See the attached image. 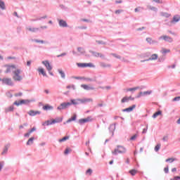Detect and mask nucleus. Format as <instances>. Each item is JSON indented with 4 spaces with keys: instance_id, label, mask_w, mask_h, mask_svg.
Segmentation results:
<instances>
[{
    "instance_id": "22",
    "label": "nucleus",
    "mask_w": 180,
    "mask_h": 180,
    "mask_svg": "<svg viewBox=\"0 0 180 180\" xmlns=\"http://www.w3.org/2000/svg\"><path fill=\"white\" fill-rule=\"evenodd\" d=\"M136 109V105H132L131 107H129L127 108L123 109L122 112H133V110Z\"/></svg>"
},
{
    "instance_id": "57",
    "label": "nucleus",
    "mask_w": 180,
    "mask_h": 180,
    "mask_svg": "<svg viewBox=\"0 0 180 180\" xmlns=\"http://www.w3.org/2000/svg\"><path fill=\"white\" fill-rule=\"evenodd\" d=\"M170 180H180V176H175L174 178L170 179Z\"/></svg>"
},
{
    "instance_id": "40",
    "label": "nucleus",
    "mask_w": 180,
    "mask_h": 180,
    "mask_svg": "<svg viewBox=\"0 0 180 180\" xmlns=\"http://www.w3.org/2000/svg\"><path fill=\"white\" fill-rule=\"evenodd\" d=\"M67 89H73V91H75L76 88H75V85L74 84H70L68 86H66Z\"/></svg>"
},
{
    "instance_id": "37",
    "label": "nucleus",
    "mask_w": 180,
    "mask_h": 180,
    "mask_svg": "<svg viewBox=\"0 0 180 180\" xmlns=\"http://www.w3.org/2000/svg\"><path fill=\"white\" fill-rule=\"evenodd\" d=\"M14 107L13 105H11L10 107L6 108V112L8 113V112H13Z\"/></svg>"
},
{
    "instance_id": "13",
    "label": "nucleus",
    "mask_w": 180,
    "mask_h": 180,
    "mask_svg": "<svg viewBox=\"0 0 180 180\" xmlns=\"http://www.w3.org/2000/svg\"><path fill=\"white\" fill-rule=\"evenodd\" d=\"M11 147V143H7L3 148V151L1 152V155H6L8 154V150Z\"/></svg>"
},
{
    "instance_id": "35",
    "label": "nucleus",
    "mask_w": 180,
    "mask_h": 180,
    "mask_svg": "<svg viewBox=\"0 0 180 180\" xmlns=\"http://www.w3.org/2000/svg\"><path fill=\"white\" fill-rule=\"evenodd\" d=\"M58 72L60 75L61 78L64 79L65 78V73L62 70H60V69L58 70Z\"/></svg>"
},
{
    "instance_id": "58",
    "label": "nucleus",
    "mask_w": 180,
    "mask_h": 180,
    "mask_svg": "<svg viewBox=\"0 0 180 180\" xmlns=\"http://www.w3.org/2000/svg\"><path fill=\"white\" fill-rule=\"evenodd\" d=\"M30 134H32V133L30 131H28L27 133L24 134V136H25V137H30Z\"/></svg>"
},
{
    "instance_id": "55",
    "label": "nucleus",
    "mask_w": 180,
    "mask_h": 180,
    "mask_svg": "<svg viewBox=\"0 0 180 180\" xmlns=\"http://www.w3.org/2000/svg\"><path fill=\"white\" fill-rule=\"evenodd\" d=\"M65 56H67V53H61L60 55H58L57 58H60V57H64Z\"/></svg>"
},
{
    "instance_id": "63",
    "label": "nucleus",
    "mask_w": 180,
    "mask_h": 180,
    "mask_svg": "<svg viewBox=\"0 0 180 180\" xmlns=\"http://www.w3.org/2000/svg\"><path fill=\"white\" fill-rule=\"evenodd\" d=\"M163 141H168V136H165L162 138Z\"/></svg>"
},
{
    "instance_id": "27",
    "label": "nucleus",
    "mask_w": 180,
    "mask_h": 180,
    "mask_svg": "<svg viewBox=\"0 0 180 180\" xmlns=\"http://www.w3.org/2000/svg\"><path fill=\"white\" fill-rule=\"evenodd\" d=\"M84 79L88 82H96V77H94V78L84 77Z\"/></svg>"
},
{
    "instance_id": "10",
    "label": "nucleus",
    "mask_w": 180,
    "mask_h": 180,
    "mask_svg": "<svg viewBox=\"0 0 180 180\" xmlns=\"http://www.w3.org/2000/svg\"><path fill=\"white\" fill-rule=\"evenodd\" d=\"M41 63L45 65L47 71H51V70H53V66H51V65H50V62H49V60H43L41 62Z\"/></svg>"
},
{
    "instance_id": "17",
    "label": "nucleus",
    "mask_w": 180,
    "mask_h": 180,
    "mask_svg": "<svg viewBox=\"0 0 180 180\" xmlns=\"http://www.w3.org/2000/svg\"><path fill=\"white\" fill-rule=\"evenodd\" d=\"M146 41L149 44H158V41L153 39L151 37L146 38Z\"/></svg>"
},
{
    "instance_id": "53",
    "label": "nucleus",
    "mask_w": 180,
    "mask_h": 180,
    "mask_svg": "<svg viewBox=\"0 0 180 180\" xmlns=\"http://www.w3.org/2000/svg\"><path fill=\"white\" fill-rule=\"evenodd\" d=\"M70 151H71V150H70V148H67L65 150L64 154H65V155H67V154H70Z\"/></svg>"
},
{
    "instance_id": "8",
    "label": "nucleus",
    "mask_w": 180,
    "mask_h": 180,
    "mask_svg": "<svg viewBox=\"0 0 180 180\" xmlns=\"http://www.w3.org/2000/svg\"><path fill=\"white\" fill-rule=\"evenodd\" d=\"M89 53H90L93 57H96V58L100 57L101 58H105V55L101 53H98L95 51L89 50Z\"/></svg>"
},
{
    "instance_id": "50",
    "label": "nucleus",
    "mask_w": 180,
    "mask_h": 180,
    "mask_svg": "<svg viewBox=\"0 0 180 180\" xmlns=\"http://www.w3.org/2000/svg\"><path fill=\"white\" fill-rule=\"evenodd\" d=\"M179 101H180V96L174 97V98L172 99V101H173V102H179Z\"/></svg>"
},
{
    "instance_id": "38",
    "label": "nucleus",
    "mask_w": 180,
    "mask_h": 180,
    "mask_svg": "<svg viewBox=\"0 0 180 180\" xmlns=\"http://www.w3.org/2000/svg\"><path fill=\"white\" fill-rule=\"evenodd\" d=\"M160 16H164L165 18H169V16H171V15H169V13H168L161 12Z\"/></svg>"
},
{
    "instance_id": "34",
    "label": "nucleus",
    "mask_w": 180,
    "mask_h": 180,
    "mask_svg": "<svg viewBox=\"0 0 180 180\" xmlns=\"http://www.w3.org/2000/svg\"><path fill=\"white\" fill-rule=\"evenodd\" d=\"M131 98V96H124L122 100H121V103H125V102H129V101H130V98Z\"/></svg>"
},
{
    "instance_id": "42",
    "label": "nucleus",
    "mask_w": 180,
    "mask_h": 180,
    "mask_svg": "<svg viewBox=\"0 0 180 180\" xmlns=\"http://www.w3.org/2000/svg\"><path fill=\"white\" fill-rule=\"evenodd\" d=\"M143 96H146L147 95H151L153 94V91H143L142 92Z\"/></svg>"
},
{
    "instance_id": "44",
    "label": "nucleus",
    "mask_w": 180,
    "mask_h": 180,
    "mask_svg": "<svg viewBox=\"0 0 180 180\" xmlns=\"http://www.w3.org/2000/svg\"><path fill=\"white\" fill-rule=\"evenodd\" d=\"M32 41H34L35 43H41V44H44V41L39 39H32Z\"/></svg>"
},
{
    "instance_id": "31",
    "label": "nucleus",
    "mask_w": 180,
    "mask_h": 180,
    "mask_svg": "<svg viewBox=\"0 0 180 180\" xmlns=\"http://www.w3.org/2000/svg\"><path fill=\"white\" fill-rule=\"evenodd\" d=\"M162 115V111H161V110H159L158 112H155V113L153 115L152 117H153V119H155L158 116H160V115Z\"/></svg>"
},
{
    "instance_id": "54",
    "label": "nucleus",
    "mask_w": 180,
    "mask_h": 180,
    "mask_svg": "<svg viewBox=\"0 0 180 180\" xmlns=\"http://www.w3.org/2000/svg\"><path fill=\"white\" fill-rule=\"evenodd\" d=\"M164 171L165 174H168V172H169V167L167 166L166 167L164 168Z\"/></svg>"
},
{
    "instance_id": "45",
    "label": "nucleus",
    "mask_w": 180,
    "mask_h": 180,
    "mask_svg": "<svg viewBox=\"0 0 180 180\" xmlns=\"http://www.w3.org/2000/svg\"><path fill=\"white\" fill-rule=\"evenodd\" d=\"M92 169H89L86 171V175H92Z\"/></svg>"
},
{
    "instance_id": "6",
    "label": "nucleus",
    "mask_w": 180,
    "mask_h": 180,
    "mask_svg": "<svg viewBox=\"0 0 180 180\" xmlns=\"http://www.w3.org/2000/svg\"><path fill=\"white\" fill-rule=\"evenodd\" d=\"M31 102L32 101L30 100H20V101H15L13 105H15L16 106H20V105H27Z\"/></svg>"
},
{
    "instance_id": "1",
    "label": "nucleus",
    "mask_w": 180,
    "mask_h": 180,
    "mask_svg": "<svg viewBox=\"0 0 180 180\" xmlns=\"http://www.w3.org/2000/svg\"><path fill=\"white\" fill-rule=\"evenodd\" d=\"M94 100L92 98H77V99H71L70 103L71 105H79L80 103H86L88 102H93Z\"/></svg>"
},
{
    "instance_id": "41",
    "label": "nucleus",
    "mask_w": 180,
    "mask_h": 180,
    "mask_svg": "<svg viewBox=\"0 0 180 180\" xmlns=\"http://www.w3.org/2000/svg\"><path fill=\"white\" fill-rule=\"evenodd\" d=\"M70 139V136H65L61 139H59V143H63L64 141H67Z\"/></svg>"
},
{
    "instance_id": "43",
    "label": "nucleus",
    "mask_w": 180,
    "mask_h": 180,
    "mask_svg": "<svg viewBox=\"0 0 180 180\" xmlns=\"http://www.w3.org/2000/svg\"><path fill=\"white\" fill-rule=\"evenodd\" d=\"M52 121L55 122V124L56 123H61V122H63V119L56 118L55 120H52Z\"/></svg>"
},
{
    "instance_id": "52",
    "label": "nucleus",
    "mask_w": 180,
    "mask_h": 180,
    "mask_svg": "<svg viewBox=\"0 0 180 180\" xmlns=\"http://www.w3.org/2000/svg\"><path fill=\"white\" fill-rule=\"evenodd\" d=\"M149 9H150V11H154L155 12H157V11H158V9L154 6H149Z\"/></svg>"
},
{
    "instance_id": "14",
    "label": "nucleus",
    "mask_w": 180,
    "mask_h": 180,
    "mask_svg": "<svg viewBox=\"0 0 180 180\" xmlns=\"http://www.w3.org/2000/svg\"><path fill=\"white\" fill-rule=\"evenodd\" d=\"M77 67H80L82 68H84L85 67H90V68H94L95 65L94 64L89 63H77Z\"/></svg>"
},
{
    "instance_id": "11",
    "label": "nucleus",
    "mask_w": 180,
    "mask_h": 180,
    "mask_svg": "<svg viewBox=\"0 0 180 180\" xmlns=\"http://www.w3.org/2000/svg\"><path fill=\"white\" fill-rule=\"evenodd\" d=\"M77 51L80 53V54H83V56H85V57H86L87 58H89L91 57V55L86 54V51H85V49H84L83 47H78Z\"/></svg>"
},
{
    "instance_id": "30",
    "label": "nucleus",
    "mask_w": 180,
    "mask_h": 180,
    "mask_svg": "<svg viewBox=\"0 0 180 180\" xmlns=\"http://www.w3.org/2000/svg\"><path fill=\"white\" fill-rule=\"evenodd\" d=\"M0 9H1L2 11H5V9H6L5 2L2 0H0Z\"/></svg>"
},
{
    "instance_id": "61",
    "label": "nucleus",
    "mask_w": 180,
    "mask_h": 180,
    "mask_svg": "<svg viewBox=\"0 0 180 180\" xmlns=\"http://www.w3.org/2000/svg\"><path fill=\"white\" fill-rule=\"evenodd\" d=\"M141 9H143V8L141 7H138V8H136L134 9L135 12H140V11H141Z\"/></svg>"
},
{
    "instance_id": "5",
    "label": "nucleus",
    "mask_w": 180,
    "mask_h": 180,
    "mask_svg": "<svg viewBox=\"0 0 180 180\" xmlns=\"http://www.w3.org/2000/svg\"><path fill=\"white\" fill-rule=\"evenodd\" d=\"M158 40H164L165 41H167L168 43H172V41H174V39H172V37L167 35L160 36L158 38Z\"/></svg>"
},
{
    "instance_id": "15",
    "label": "nucleus",
    "mask_w": 180,
    "mask_h": 180,
    "mask_svg": "<svg viewBox=\"0 0 180 180\" xmlns=\"http://www.w3.org/2000/svg\"><path fill=\"white\" fill-rule=\"evenodd\" d=\"M27 30H29V32H31L32 33H37V32H40V28L33 27H27Z\"/></svg>"
},
{
    "instance_id": "19",
    "label": "nucleus",
    "mask_w": 180,
    "mask_h": 180,
    "mask_svg": "<svg viewBox=\"0 0 180 180\" xmlns=\"http://www.w3.org/2000/svg\"><path fill=\"white\" fill-rule=\"evenodd\" d=\"M179 20H180L179 15H176L173 17V19L172 20L170 21V23H173V24L178 23Z\"/></svg>"
},
{
    "instance_id": "48",
    "label": "nucleus",
    "mask_w": 180,
    "mask_h": 180,
    "mask_svg": "<svg viewBox=\"0 0 180 180\" xmlns=\"http://www.w3.org/2000/svg\"><path fill=\"white\" fill-rule=\"evenodd\" d=\"M148 130V124H146V127L144 128L142 131V134H146V133H147V131Z\"/></svg>"
},
{
    "instance_id": "20",
    "label": "nucleus",
    "mask_w": 180,
    "mask_h": 180,
    "mask_svg": "<svg viewBox=\"0 0 180 180\" xmlns=\"http://www.w3.org/2000/svg\"><path fill=\"white\" fill-rule=\"evenodd\" d=\"M81 88H83L85 91H94L95 89V87L89 86L86 84H82Z\"/></svg>"
},
{
    "instance_id": "46",
    "label": "nucleus",
    "mask_w": 180,
    "mask_h": 180,
    "mask_svg": "<svg viewBox=\"0 0 180 180\" xmlns=\"http://www.w3.org/2000/svg\"><path fill=\"white\" fill-rule=\"evenodd\" d=\"M111 56H112V57H115V58H118L119 60H120L122 58V56H120L116 53H111Z\"/></svg>"
},
{
    "instance_id": "60",
    "label": "nucleus",
    "mask_w": 180,
    "mask_h": 180,
    "mask_svg": "<svg viewBox=\"0 0 180 180\" xmlns=\"http://www.w3.org/2000/svg\"><path fill=\"white\" fill-rule=\"evenodd\" d=\"M6 96H8V98H12L13 96L11 92L8 91L6 93Z\"/></svg>"
},
{
    "instance_id": "28",
    "label": "nucleus",
    "mask_w": 180,
    "mask_h": 180,
    "mask_svg": "<svg viewBox=\"0 0 180 180\" xmlns=\"http://www.w3.org/2000/svg\"><path fill=\"white\" fill-rule=\"evenodd\" d=\"M75 120H77V114H74L71 118L66 121V123H71V122H74Z\"/></svg>"
},
{
    "instance_id": "49",
    "label": "nucleus",
    "mask_w": 180,
    "mask_h": 180,
    "mask_svg": "<svg viewBox=\"0 0 180 180\" xmlns=\"http://www.w3.org/2000/svg\"><path fill=\"white\" fill-rule=\"evenodd\" d=\"M96 42H97L98 44H103V46L106 45V42L103 41L96 40Z\"/></svg>"
},
{
    "instance_id": "23",
    "label": "nucleus",
    "mask_w": 180,
    "mask_h": 180,
    "mask_svg": "<svg viewBox=\"0 0 180 180\" xmlns=\"http://www.w3.org/2000/svg\"><path fill=\"white\" fill-rule=\"evenodd\" d=\"M51 124H56V121H53V120H51V121L46 120L42 124L44 126H50Z\"/></svg>"
},
{
    "instance_id": "3",
    "label": "nucleus",
    "mask_w": 180,
    "mask_h": 180,
    "mask_svg": "<svg viewBox=\"0 0 180 180\" xmlns=\"http://www.w3.org/2000/svg\"><path fill=\"white\" fill-rule=\"evenodd\" d=\"M127 149L123 146L117 145V147L112 151L113 155H117V154H126Z\"/></svg>"
},
{
    "instance_id": "51",
    "label": "nucleus",
    "mask_w": 180,
    "mask_h": 180,
    "mask_svg": "<svg viewBox=\"0 0 180 180\" xmlns=\"http://www.w3.org/2000/svg\"><path fill=\"white\" fill-rule=\"evenodd\" d=\"M169 51H171L169 49H163L162 50V54H167V53H169Z\"/></svg>"
},
{
    "instance_id": "7",
    "label": "nucleus",
    "mask_w": 180,
    "mask_h": 180,
    "mask_svg": "<svg viewBox=\"0 0 180 180\" xmlns=\"http://www.w3.org/2000/svg\"><path fill=\"white\" fill-rule=\"evenodd\" d=\"M2 83L8 86H13V82L11 78H3Z\"/></svg>"
},
{
    "instance_id": "56",
    "label": "nucleus",
    "mask_w": 180,
    "mask_h": 180,
    "mask_svg": "<svg viewBox=\"0 0 180 180\" xmlns=\"http://www.w3.org/2000/svg\"><path fill=\"white\" fill-rule=\"evenodd\" d=\"M136 139H137V134H134V136H132L129 140L133 141V140H136Z\"/></svg>"
},
{
    "instance_id": "2",
    "label": "nucleus",
    "mask_w": 180,
    "mask_h": 180,
    "mask_svg": "<svg viewBox=\"0 0 180 180\" xmlns=\"http://www.w3.org/2000/svg\"><path fill=\"white\" fill-rule=\"evenodd\" d=\"M13 79L14 81H16L18 82H20L22 79H23V77L20 75L22 74V70L20 69H15V70H13Z\"/></svg>"
},
{
    "instance_id": "4",
    "label": "nucleus",
    "mask_w": 180,
    "mask_h": 180,
    "mask_svg": "<svg viewBox=\"0 0 180 180\" xmlns=\"http://www.w3.org/2000/svg\"><path fill=\"white\" fill-rule=\"evenodd\" d=\"M71 106V103L70 102H63L60 103L59 106L57 107L58 110H65V109H68Z\"/></svg>"
},
{
    "instance_id": "59",
    "label": "nucleus",
    "mask_w": 180,
    "mask_h": 180,
    "mask_svg": "<svg viewBox=\"0 0 180 180\" xmlns=\"http://www.w3.org/2000/svg\"><path fill=\"white\" fill-rule=\"evenodd\" d=\"M22 95H23V93L19 92V93H16V94L14 95V96H16V97H18V96H22Z\"/></svg>"
},
{
    "instance_id": "24",
    "label": "nucleus",
    "mask_w": 180,
    "mask_h": 180,
    "mask_svg": "<svg viewBox=\"0 0 180 180\" xmlns=\"http://www.w3.org/2000/svg\"><path fill=\"white\" fill-rule=\"evenodd\" d=\"M108 129L110 130V131L112 133V136H113L114 134V131L115 130H116V124H112L110 125Z\"/></svg>"
},
{
    "instance_id": "12",
    "label": "nucleus",
    "mask_w": 180,
    "mask_h": 180,
    "mask_svg": "<svg viewBox=\"0 0 180 180\" xmlns=\"http://www.w3.org/2000/svg\"><path fill=\"white\" fill-rule=\"evenodd\" d=\"M88 122H92V117H87L86 118L79 120V124H84V123H88Z\"/></svg>"
},
{
    "instance_id": "18",
    "label": "nucleus",
    "mask_w": 180,
    "mask_h": 180,
    "mask_svg": "<svg viewBox=\"0 0 180 180\" xmlns=\"http://www.w3.org/2000/svg\"><path fill=\"white\" fill-rule=\"evenodd\" d=\"M155 60H158V55L157 53L152 54L149 58L146 59V61H153Z\"/></svg>"
},
{
    "instance_id": "64",
    "label": "nucleus",
    "mask_w": 180,
    "mask_h": 180,
    "mask_svg": "<svg viewBox=\"0 0 180 180\" xmlns=\"http://www.w3.org/2000/svg\"><path fill=\"white\" fill-rule=\"evenodd\" d=\"M29 131L30 133H33V131H36V127H32Z\"/></svg>"
},
{
    "instance_id": "25",
    "label": "nucleus",
    "mask_w": 180,
    "mask_h": 180,
    "mask_svg": "<svg viewBox=\"0 0 180 180\" xmlns=\"http://www.w3.org/2000/svg\"><path fill=\"white\" fill-rule=\"evenodd\" d=\"M42 109L44 110H53V109H54V108L49 104H46L43 106Z\"/></svg>"
},
{
    "instance_id": "21",
    "label": "nucleus",
    "mask_w": 180,
    "mask_h": 180,
    "mask_svg": "<svg viewBox=\"0 0 180 180\" xmlns=\"http://www.w3.org/2000/svg\"><path fill=\"white\" fill-rule=\"evenodd\" d=\"M27 113L30 116H37V115H40V113H41V112L30 110Z\"/></svg>"
},
{
    "instance_id": "36",
    "label": "nucleus",
    "mask_w": 180,
    "mask_h": 180,
    "mask_svg": "<svg viewBox=\"0 0 180 180\" xmlns=\"http://www.w3.org/2000/svg\"><path fill=\"white\" fill-rule=\"evenodd\" d=\"M137 89H140V87L136 86V87L129 88V89H127V91L129 92H134V91H137Z\"/></svg>"
},
{
    "instance_id": "39",
    "label": "nucleus",
    "mask_w": 180,
    "mask_h": 180,
    "mask_svg": "<svg viewBox=\"0 0 180 180\" xmlns=\"http://www.w3.org/2000/svg\"><path fill=\"white\" fill-rule=\"evenodd\" d=\"M129 174H131V175H132V176H134V175H136L137 174V170L133 169L129 170Z\"/></svg>"
},
{
    "instance_id": "33",
    "label": "nucleus",
    "mask_w": 180,
    "mask_h": 180,
    "mask_svg": "<svg viewBox=\"0 0 180 180\" xmlns=\"http://www.w3.org/2000/svg\"><path fill=\"white\" fill-rule=\"evenodd\" d=\"M177 160H178V159H176V158H169L165 160V162H169L170 164H172V162H174V161H177Z\"/></svg>"
},
{
    "instance_id": "32",
    "label": "nucleus",
    "mask_w": 180,
    "mask_h": 180,
    "mask_svg": "<svg viewBox=\"0 0 180 180\" xmlns=\"http://www.w3.org/2000/svg\"><path fill=\"white\" fill-rule=\"evenodd\" d=\"M34 141V137H31L29 139V140L27 141L26 145L27 146H32Z\"/></svg>"
},
{
    "instance_id": "47",
    "label": "nucleus",
    "mask_w": 180,
    "mask_h": 180,
    "mask_svg": "<svg viewBox=\"0 0 180 180\" xmlns=\"http://www.w3.org/2000/svg\"><path fill=\"white\" fill-rule=\"evenodd\" d=\"M160 148H161V144L159 143L155 147V151H156V153L158 152Z\"/></svg>"
},
{
    "instance_id": "16",
    "label": "nucleus",
    "mask_w": 180,
    "mask_h": 180,
    "mask_svg": "<svg viewBox=\"0 0 180 180\" xmlns=\"http://www.w3.org/2000/svg\"><path fill=\"white\" fill-rule=\"evenodd\" d=\"M58 25L60 27H68V24L64 20H58Z\"/></svg>"
},
{
    "instance_id": "26",
    "label": "nucleus",
    "mask_w": 180,
    "mask_h": 180,
    "mask_svg": "<svg viewBox=\"0 0 180 180\" xmlns=\"http://www.w3.org/2000/svg\"><path fill=\"white\" fill-rule=\"evenodd\" d=\"M38 72H39V74H41L43 75V77H47V74L45 72L44 69L42 68H39L37 69Z\"/></svg>"
},
{
    "instance_id": "29",
    "label": "nucleus",
    "mask_w": 180,
    "mask_h": 180,
    "mask_svg": "<svg viewBox=\"0 0 180 180\" xmlns=\"http://www.w3.org/2000/svg\"><path fill=\"white\" fill-rule=\"evenodd\" d=\"M101 67H102L103 68H110V67H112V65L110 64H107L103 62L100 63Z\"/></svg>"
},
{
    "instance_id": "9",
    "label": "nucleus",
    "mask_w": 180,
    "mask_h": 180,
    "mask_svg": "<svg viewBox=\"0 0 180 180\" xmlns=\"http://www.w3.org/2000/svg\"><path fill=\"white\" fill-rule=\"evenodd\" d=\"M6 67H7V69L5 71L6 74H9V72H13V70H16V65H6Z\"/></svg>"
},
{
    "instance_id": "62",
    "label": "nucleus",
    "mask_w": 180,
    "mask_h": 180,
    "mask_svg": "<svg viewBox=\"0 0 180 180\" xmlns=\"http://www.w3.org/2000/svg\"><path fill=\"white\" fill-rule=\"evenodd\" d=\"M141 96H143V91L139 92V95L136 96V98H140V97H141Z\"/></svg>"
}]
</instances>
